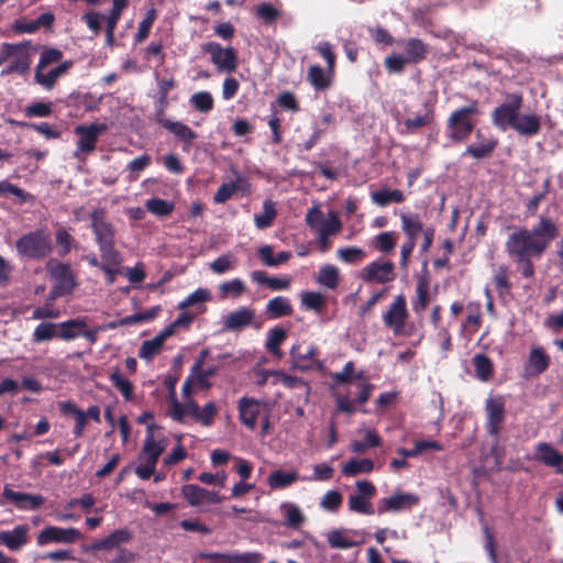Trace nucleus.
Segmentation results:
<instances>
[{"mask_svg": "<svg viewBox=\"0 0 563 563\" xmlns=\"http://www.w3.org/2000/svg\"><path fill=\"white\" fill-rule=\"evenodd\" d=\"M559 233L556 222L542 214L532 228L518 227L508 235L505 242V252L516 263L523 278L534 277L533 261L540 260L544 255Z\"/></svg>", "mask_w": 563, "mask_h": 563, "instance_id": "nucleus-1", "label": "nucleus"}, {"mask_svg": "<svg viewBox=\"0 0 563 563\" xmlns=\"http://www.w3.org/2000/svg\"><path fill=\"white\" fill-rule=\"evenodd\" d=\"M523 97L514 92L507 95L490 113L492 123L501 132L515 131L518 135L531 139L541 132L542 119L534 112L521 113Z\"/></svg>", "mask_w": 563, "mask_h": 563, "instance_id": "nucleus-2", "label": "nucleus"}, {"mask_svg": "<svg viewBox=\"0 0 563 563\" xmlns=\"http://www.w3.org/2000/svg\"><path fill=\"white\" fill-rule=\"evenodd\" d=\"M482 114L479 101L471 99L466 106L451 112L445 122L448 137L452 143H463L468 140Z\"/></svg>", "mask_w": 563, "mask_h": 563, "instance_id": "nucleus-3", "label": "nucleus"}, {"mask_svg": "<svg viewBox=\"0 0 563 563\" xmlns=\"http://www.w3.org/2000/svg\"><path fill=\"white\" fill-rule=\"evenodd\" d=\"M90 221L101 260L109 263H121V254L114 246L115 230L112 223L106 220V211L101 208L93 209L90 213Z\"/></svg>", "mask_w": 563, "mask_h": 563, "instance_id": "nucleus-4", "label": "nucleus"}, {"mask_svg": "<svg viewBox=\"0 0 563 563\" xmlns=\"http://www.w3.org/2000/svg\"><path fill=\"white\" fill-rule=\"evenodd\" d=\"M132 540L133 532L128 528H120L91 543L87 551H115L112 559L106 560L107 563H132L136 560V553L122 547Z\"/></svg>", "mask_w": 563, "mask_h": 563, "instance_id": "nucleus-5", "label": "nucleus"}, {"mask_svg": "<svg viewBox=\"0 0 563 563\" xmlns=\"http://www.w3.org/2000/svg\"><path fill=\"white\" fill-rule=\"evenodd\" d=\"M51 233L44 229H36L23 234L15 242L16 253L27 260L42 261L53 252Z\"/></svg>", "mask_w": 563, "mask_h": 563, "instance_id": "nucleus-6", "label": "nucleus"}, {"mask_svg": "<svg viewBox=\"0 0 563 563\" xmlns=\"http://www.w3.org/2000/svg\"><path fill=\"white\" fill-rule=\"evenodd\" d=\"M47 269L57 284L51 289L49 299L70 295L76 287L75 275L68 264L49 261Z\"/></svg>", "mask_w": 563, "mask_h": 563, "instance_id": "nucleus-7", "label": "nucleus"}, {"mask_svg": "<svg viewBox=\"0 0 563 563\" xmlns=\"http://www.w3.org/2000/svg\"><path fill=\"white\" fill-rule=\"evenodd\" d=\"M202 51L211 56V62L218 71L233 73L238 68V53L234 47H222L218 42H208L202 45Z\"/></svg>", "mask_w": 563, "mask_h": 563, "instance_id": "nucleus-8", "label": "nucleus"}, {"mask_svg": "<svg viewBox=\"0 0 563 563\" xmlns=\"http://www.w3.org/2000/svg\"><path fill=\"white\" fill-rule=\"evenodd\" d=\"M485 415V429L487 433L498 440L506 419L505 399L503 396L488 397L486 399Z\"/></svg>", "mask_w": 563, "mask_h": 563, "instance_id": "nucleus-9", "label": "nucleus"}, {"mask_svg": "<svg viewBox=\"0 0 563 563\" xmlns=\"http://www.w3.org/2000/svg\"><path fill=\"white\" fill-rule=\"evenodd\" d=\"M82 538L77 528H62L57 526H46L36 536L37 547H46L52 543L74 544Z\"/></svg>", "mask_w": 563, "mask_h": 563, "instance_id": "nucleus-10", "label": "nucleus"}, {"mask_svg": "<svg viewBox=\"0 0 563 563\" xmlns=\"http://www.w3.org/2000/svg\"><path fill=\"white\" fill-rule=\"evenodd\" d=\"M355 486L357 493L349 496V509L357 514L373 515L375 509L371 500L376 494L375 485L369 481L363 479L357 481Z\"/></svg>", "mask_w": 563, "mask_h": 563, "instance_id": "nucleus-11", "label": "nucleus"}, {"mask_svg": "<svg viewBox=\"0 0 563 563\" xmlns=\"http://www.w3.org/2000/svg\"><path fill=\"white\" fill-rule=\"evenodd\" d=\"M104 123L79 124L75 126V134L78 135L76 143L77 151L84 154H90L96 150L99 136L107 131Z\"/></svg>", "mask_w": 563, "mask_h": 563, "instance_id": "nucleus-12", "label": "nucleus"}, {"mask_svg": "<svg viewBox=\"0 0 563 563\" xmlns=\"http://www.w3.org/2000/svg\"><path fill=\"white\" fill-rule=\"evenodd\" d=\"M408 316L406 297L398 295L383 314V321L386 328L391 329L395 334H400L404 331Z\"/></svg>", "mask_w": 563, "mask_h": 563, "instance_id": "nucleus-13", "label": "nucleus"}, {"mask_svg": "<svg viewBox=\"0 0 563 563\" xmlns=\"http://www.w3.org/2000/svg\"><path fill=\"white\" fill-rule=\"evenodd\" d=\"M14 45H19L20 47L19 51L14 53L13 57H15V59L2 69L1 75H10L13 73L26 75L30 70L32 53L37 52L40 48L38 45L33 46L30 40L14 43Z\"/></svg>", "mask_w": 563, "mask_h": 563, "instance_id": "nucleus-14", "label": "nucleus"}, {"mask_svg": "<svg viewBox=\"0 0 563 563\" xmlns=\"http://www.w3.org/2000/svg\"><path fill=\"white\" fill-rule=\"evenodd\" d=\"M475 139L476 142L467 145L462 156H472L477 161L490 157L498 145V140L479 129L475 132Z\"/></svg>", "mask_w": 563, "mask_h": 563, "instance_id": "nucleus-15", "label": "nucleus"}, {"mask_svg": "<svg viewBox=\"0 0 563 563\" xmlns=\"http://www.w3.org/2000/svg\"><path fill=\"white\" fill-rule=\"evenodd\" d=\"M30 526L16 525L11 530L0 531V547H5L11 552H20L30 542Z\"/></svg>", "mask_w": 563, "mask_h": 563, "instance_id": "nucleus-16", "label": "nucleus"}, {"mask_svg": "<svg viewBox=\"0 0 563 563\" xmlns=\"http://www.w3.org/2000/svg\"><path fill=\"white\" fill-rule=\"evenodd\" d=\"M2 496L20 510H36L45 503V498L42 495L15 492L8 484L3 487Z\"/></svg>", "mask_w": 563, "mask_h": 563, "instance_id": "nucleus-17", "label": "nucleus"}, {"mask_svg": "<svg viewBox=\"0 0 563 563\" xmlns=\"http://www.w3.org/2000/svg\"><path fill=\"white\" fill-rule=\"evenodd\" d=\"M362 277L365 282L389 283L395 279V266L389 261H374L363 268Z\"/></svg>", "mask_w": 563, "mask_h": 563, "instance_id": "nucleus-18", "label": "nucleus"}, {"mask_svg": "<svg viewBox=\"0 0 563 563\" xmlns=\"http://www.w3.org/2000/svg\"><path fill=\"white\" fill-rule=\"evenodd\" d=\"M239 418L250 430L257 426V419L262 417V402L251 397H242L238 402Z\"/></svg>", "mask_w": 563, "mask_h": 563, "instance_id": "nucleus-19", "label": "nucleus"}, {"mask_svg": "<svg viewBox=\"0 0 563 563\" xmlns=\"http://www.w3.org/2000/svg\"><path fill=\"white\" fill-rule=\"evenodd\" d=\"M162 128L172 133L181 143V150L186 153L190 152L192 142L198 137L197 132L181 121L169 120Z\"/></svg>", "mask_w": 563, "mask_h": 563, "instance_id": "nucleus-20", "label": "nucleus"}, {"mask_svg": "<svg viewBox=\"0 0 563 563\" xmlns=\"http://www.w3.org/2000/svg\"><path fill=\"white\" fill-rule=\"evenodd\" d=\"M419 498L413 494L400 493L386 497L379 500L377 506L378 515H383L388 511H400L407 507L417 505Z\"/></svg>", "mask_w": 563, "mask_h": 563, "instance_id": "nucleus-21", "label": "nucleus"}, {"mask_svg": "<svg viewBox=\"0 0 563 563\" xmlns=\"http://www.w3.org/2000/svg\"><path fill=\"white\" fill-rule=\"evenodd\" d=\"M550 364V355L542 346L537 345L531 347L525 369L530 376H539L549 368Z\"/></svg>", "mask_w": 563, "mask_h": 563, "instance_id": "nucleus-22", "label": "nucleus"}, {"mask_svg": "<svg viewBox=\"0 0 563 563\" xmlns=\"http://www.w3.org/2000/svg\"><path fill=\"white\" fill-rule=\"evenodd\" d=\"M533 461L554 467L555 471L563 464V453L559 452L548 442H539L534 446Z\"/></svg>", "mask_w": 563, "mask_h": 563, "instance_id": "nucleus-23", "label": "nucleus"}, {"mask_svg": "<svg viewBox=\"0 0 563 563\" xmlns=\"http://www.w3.org/2000/svg\"><path fill=\"white\" fill-rule=\"evenodd\" d=\"M255 318V310L249 307H241L228 313L223 327L228 331H241L249 327Z\"/></svg>", "mask_w": 563, "mask_h": 563, "instance_id": "nucleus-24", "label": "nucleus"}, {"mask_svg": "<svg viewBox=\"0 0 563 563\" xmlns=\"http://www.w3.org/2000/svg\"><path fill=\"white\" fill-rule=\"evenodd\" d=\"M357 387L360 390L354 400H351L349 396L336 397V407L340 411L351 415L356 410L355 405H364L368 401L374 389V385L366 382L358 384Z\"/></svg>", "mask_w": 563, "mask_h": 563, "instance_id": "nucleus-25", "label": "nucleus"}, {"mask_svg": "<svg viewBox=\"0 0 563 563\" xmlns=\"http://www.w3.org/2000/svg\"><path fill=\"white\" fill-rule=\"evenodd\" d=\"M73 65L74 62L68 59L62 62L57 67L51 69L47 74H44L43 69H35L34 81L43 86L46 90H51L56 85L58 78L67 74Z\"/></svg>", "mask_w": 563, "mask_h": 563, "instance_id": "nucleus-26", "label": "nucleus"}, {"mask_svg": "<svg viewBox=\"0 0 563 563\" xmlns=\"http://www.w3.org/2000/svg\"><path fill=\"white\" fill-rule=\"evenodd\" d=\"M154 428L155 424L147 426L145 442L140 453V460L145 461L147 464H151V466H156L161 454L165 450V444L163 442H156L154 440Z\"/></svg>", "mask_w": 563, "mask_h": 563, "instance_id": "nucleus-27", "label": "nucleus"}, {"mask_svg": "<svg viewBox=\"0 0 563 563\" xmlns=\"http://www.w3.org/2000/svg\"><path fill=\"white\" fill-rule=\"evenodd\" d=\"M401 221V230L407 241H415L417 243L418 236L421 235L426 228L418 213H404L399 214Z\"/></svg>", "mask_w": 563, "mask_h": 563, "instance_id": "nucleus-28", "label": "nucleus"}, {"mask_svg": "<svg viewBox=\"0 0 563 563\" xmlns=\"http://www.w3.org/2000/svg\"><path fill=\"white\" fill-rule=\"evenodd\" d=\"M430 280L423 275L419 276L416 286V297L411 301L412 310L420 314L430 303Z\"/></svg>", "mask_w": 563, "mask_h": 563, "instance_id": "nucleus-29", "label": "nucleus"}, {"mask_svg": "<svg viewBox=\"0 0 563 563\" xmlns=\"http://www.w3.org/2000/svg\"><path fill=\"white\" fill-rule=\"evenodd\" d=\"M252 282L265 285L273 291L286 290L290 287L291 278L288 276L285 277H276L268 276L264 271H253L250 274Z\"/></svg>", "mask_w": 563, "mask_h": 563, "instance_id": "nucleus-30", "label": "nucleus"}, {"mask_svg": "<svg viewBox=\"0 0 563 563\" xmlns=\"http://www.w3.org/2000/svg\"><path fill=\"white\" fill-rule=\"evenodd\" d=\"M279 509L284 516L283 525L285 527L297 530L305 523L306 517L296 504L285 501L280 505Z\"/></svg>", "mask_w": 563, "mask_h": 563, "instance_id": "nucleus-31", "label": "nucleus"}, {"mask_svg": "<svg viewBox=\"0 0 563 563\" xmlns=\"http://www.w3.org/2000/svg\"><path fill=\"white\" fill-rule=\"evenodd\" d=\"M294 312L289 298L277 296L272 298L265 308V313L268 319H279L283 317H289Z\"/></svg>", "mask_w": 563, "mask_h": 563, "instance_id": "nucleus-32", "label": "nucleus"}, {"mask_svg": "<svg viewBox=\"0 0 563 563\" xmlns=\"http://www.w3.org/2000/svg\"><path fill=\"white\" fill-rule=\"evenodd\" d=\"M87 327L85 319L75 318L57 323V339L70 341L79 336L80 330Z\"/></svg>", "mask_w": 563, "mask_h": 563, "instance_id": "nucleus-33", "label": "nucleus"}, {"mask_svg": "<svg viewBox=\"0 0 563 563\" xmlns=\"http://www.w3.org/2000/svg\"><path fill=\"white\" fill-rule=\"evenodd\" d=\"M405 58L409 64H418L426 59L429 47L419 38H409L405 42Z\"/></svg>", "mask_w": 563, "mask_h": 563, "instance_id": "nucleus-34", "label": "nucleus"}, {"mask_svg": "<svg viewBox=\"0 0 563 563\" xmlns=\"http://www.w3.org/2000/svg\"><path fill=\"white\" fill-rule=\"evenodd\" d=\"M198 409L199 405L192 398L186 399L184 404H180L176 398H173L170 416L178 422H183L185 417H190L195 420Z\"/></svg>", "mask_w": 563, "mask_h": 563, "instance_id": "nucleus-35", "label": "nucleus"}, {"mask_svg": "<svg viewBox=\"0 0 563 563\" xmlns=\"http://www.w3.org/2000/svg\"><path fill=\"white\" fill-rule=\"evenodd\" d=\"M292 360L299 367H310L318 355V347L314 344H309L302 349L301 344L294 345L290 350Z\"/></svg>", "mask_w": 563, "mask_h": 563, "instance_id": "nucleus-36", "label": "nucleus"}, {"mask_svg": "<svg viewBox=\"0 0 563 563\" xmlns=\"http://www.w3.org/2000/svg\"><path fill=\"white\" fill-rule=\"evenodd\" d=\"M372 201L378 207H386L389 203H401L406 197L399 189H380L371 194Z\"/></svg>", "mask_w": 563, "mask_h": 563, "instance_id": "nucleus-37", "label": "nucleus"}, {"mask_svg": "<svg viewBox=\"0 0 563 563\" xmlns=\"http://www.w3.org/2000/svg\"><path fill=\"white\" fill-rule=\"evenodd\" d=\"M286 339L287 331L283 327H274L268 331L265 346L272 355L280 358L283 357L280 345L285 342Z\"/></svg>", "mask_w": 563, "mask_h": 563, "instance_id": "nucleus-38", "label": "nucleus"}, {"mask_svg": "<svg viewBox=\"0 0 563 563\" xmlns=\"http://www.w3.org/2000/svg\"><path fill=\"white\" fill-rule=\"evenodd\" d=\"M476 377L482 382H488L494 375V364L484 353L475 354L472 360Z\"/></svg>", "mask_w": 563, "mask_h": 563, "instance_id": "nucleus-39", "label": "nucleus"}, {"mask_svg": "<svg viewBox=\"0 0 563 563\" xmlns=\"http://www.w3.org/2000/svg\"><path fill=\"white\" fill-rule=\"evenodd\" d=\"M109 380L121 393L125 401L134 400V386L132 382L123 377L118 367L111 372Z\"/></svg>", "mask_w": 563, "mask_h": 563, "instance_id": "nucleus-40", "label": "nucleus"}, {"mask_svg": "<svg viewBox=\"0 0 563 563\" xmlns=\"http://www.w3.org/2000/svg\"><path fill=\"white\" fill-rule=\"evenodd\" d=\"M276 217L277 210L275 203L268 199L263 202V212L254 214V223L257 229L265 230L273 225Z\"/></svg>", "mask_w": 563, "mask_h": 563, "instance_id": "nucleus-41", "label": "nucleus"}, {"mask_svg": "<svg viewBox=\"0 0 563 563\" xmlns=\"http://www.w3.org/2000/svg\"><path fill=\"white\" fill-rule=\"evenodd\" d=\"M298 481L297 472L274 471L268 476V485L273 489L286 488Z\"/></svg>", "mask_w": 563, "mask_h": 563, "instance_id": "nucleus-42", "label": "nucleus"}, {"mask_svg": "<svg viewBox=\"0 0 563 563\" xmlns=\"http://www.w3.org/2000/svg\"><path fill=\"white\" fill-rule=\"evenodd\" d=\"M317 282L329 289H335L340 284L339 269L332 264L321 266Z\"/></svg>", "mask_w": 563, "mask_h": 563, "instance_id": "nucleus-43", "label": "nucleus"}, {"mask_svg": "<svg viewBox=\"0 0 563 563\" xmlns=\"http://www.w3.org/2000/svg\"><path fill=\"white\" fill-rule=\"evenodd\" d=\"M307 78L316 90H325L331 85V77L325 74L320 65H311Z\"/></svg>", "mask_w": 563, "mask_h": 563, "instance_id": "nucleus-44", "label": "nucleus"}, {"mask_svg": "<svg viewBox=\"0 0 563 563\" xmlns=\"http://www.w3.org/2000/svg\"><path fill=\"white\" fill-rule=\"evenodd\" d=\"M374 470V462L369 459L355 460L352 459L347 461L343 467L342 473L345 476H356L358 474L365 473L368 474Z\"/></svg>", "mask_w": 563, "mask_h": 563, "instance_id": "nucleus-45", "label": "nucleus"}, {"mask_svg": "<svg viewBox=\"0 0 563 563\" xmlns=\"http://www.w3.org/2000/svg\"><path fill=\"white\" fill-rule=\"evenodd\" d=\"M509 274V268L505 264L499 265L494 271L493 283L499 295L509 294L512 288Z\"/></svg>", "mask_w": 563, "mask_h": 563, "instance_id": "nucleus-46", "label": "nucleus"}, {"mask_svg": "<svg viewBox=\"0 0 563 563\" xmlns=\"http://www.w3.org/2000/svg\"><path fill=\"white\" fill-rule=\"evenodd\" d=\"M209 351L202 350L196 360L195 364L191 367V374L194 377V382L198 385L200 389H209L211 387V383L209 382V377L205 376L202 373V365L205 363V358L208 356Z\"/></svg>", "mask_w": 563, "mask_h": 563, "instance_id": "nucleus-47", "label": "nucleus"}, {"mask_svg": "<svg viewBox=\"0 0 563 563\" xmlns=\"http://www.w3.org/2000/svg\"><path fill=\"white\" fill-rule=\"evenodd\" d=\"M190 106L201 112L209 113L214 107V100L209 91L195 92L189 99Z\"/></svg>", "mask_w": 563, "mask_h": 563, "instance_id": "nucleus-48", "label": "nucleus"}, {"mask_svg": "<svg viewBox=\"0 0 563 563\" xmlns=\"http://www.w3.org/2000/svg\"><path fill=\"white\" fill-rule=\"evenodd\" d=\"M382 444V438L372 429L365 430V437L362 441H353L351 449L355 453H363L369 448H377Z\"/></svg>", "mask_w": 563, "mask_h": 563, "instance_id": "nucleus-49", "label": "nucleus"}, {"mask_svg": "<svg viewBox=\"0 0 563 563\" xmlns=\"http://www.w3.org/2000/svg\"><path fill=\"white\" fill-rule=\"evenodd\" d=\"M57 338V323L41 322L33 331V343H42Z\"/></svg>", "mask_w": 563, "mask_h": 563, "instance_id": "nucleus-50", "label": "nucleus"}, {"mask_svg": "<svg viewBox=\"0 0 563 563\" xmlns=\"http://www.w3.org/2000/svg\"><path fill=\"white\" fill-rule=\"evenodd\" d=\"M181 493L190 506L197 507L205 504L206 488L196 484H187L183 486Z\"/></svg>", "mask_w": 563, "mask_h": 563, "instance_id": "nucleus-51", "label": "nucleus"}, {"mask_svg": "<svg viewBox=\"0 0 563 563\" xmlns=\"http://www.w3.org/2000/svg\"><path fill=\"white\" fill-rule=\"evenodd\" d=\"M434 121V110L428 109L423 114H417L413 118H407L404 121L408 132H416L419 129L431 124Z\"/></svg>", "mask_w": 563, "mask_h": 563, "instance_id": "nucleus-52", "label": "nucleus"}, {"mask_svg": "<svg viewBox=\"0 0 563 563\" xmlns=\"http://www.w3.org/2000/svg\"><path fill=\"white\" fill-rule=\"evenodd\" d=\"M156 18H157V12L155 9H150L146 12L145 18L139 24L137 32L134 36V41L136 43H142L143 41H145L148 37L151 29H152Z\"/></svg>", "mask_w": 563, "mask_h": 563, "instance_id": "nucleus-53", "label": "nucleus"}, {"mask_svg": "<svg viewBox=\"0 0 563 563\" xmlns=\"http://www.w3.org/2000/svg\"><path fill=\"white\" fill-rule=\"evenodd\" d=\"M163 345L164 344L161 342V339H157L156 336L152 340H146L142 343L139 350V357L150 362L161 353Z\"/></svg>", "mask_w": 563, "mask_h": 563, "instance_id": "nucleus-54", "label": "nucleus"}, {"mask_svg": "<svg viewBox=\"0 0 563 563\" xmlns=\"http://www.w3.org/2000/svg\"><path fill=\"white\" fill-rule=\"evenodd\" d=\"M146 209L158 217H167L174 210V203L161 198H151L146 200Z\"/></svg>", "mask_w": 563, "mask_h": 563, "instance_id": "nucleus-55", "label": "nucleus"}, {"mask_svg": "<svg viewBox=\"0 0 563 563\" xmlns=\"http://www.w3.org/2000/svg\"><path fill=\"white\" fill-rule=\"evenodd\" d=\"M246 290L245 284L240 278H233L220 285V295L225 298L232 296L234 298L241 297Z\"/></svg>", "mask_w": 563, "mask_h": 563, "instance_id": "nucleus-56", "label": "nucleus"}, {"mask_svg": "<svg viewBox=\"0 0 563 563\" xmlns=\"http://www.w3.org/2000/svg\"><path fill=\"white\" fill-rule=\"evenodd\" d=\"M217 415L218 408L216 404L209 401L202 408L199 407L198 413L195 417V421L203 427H210L213 424Z\"/></svg>", "mask_w": 563, "mask_h": 563, "instance_id": "nucleus-57", "label": "nucleus"}, {"mask_svg": "<svg viewBox=\"0 0 563 563\" xmlns=\"http://www.w3.org/2000/svg\"><path fill=\"white\" fill-rule=\"evenodd\" d=\"M211 295L210 291L206 288H198L189 296H187L183 301L178 303V309L184 310L188 307H192L199 303H203L210 300Z\"/></svg>", "mask_w": 563, "mask_h": 563, "instance_id": "nucleus-58", "label": "nucleus"}, {"mask_svg": "<svg viewBox=\"0 0 563 563\" xmlns=\"http://www.w3.org/2000/svg\"><path fill=\"white\" fill-rule=\"evenodd\" d=\"M20 125L30 128L31 130L37 132L38 134L44 135L47 140L59 139L62 135V132L56 126H54L47 122H40V123L22 122V123H20Z\"/></svg>", "mask_w": 563, "mask_h": 563, "instance_id": "nucleus-59", "label": "nucleus"}, {"mask_svg": "<svg viewBox=\"0 0 563 563\" xmlns=\"http://www.w3.org/2000/svg\"><path fill=\"white\" fill-rule=\"evenodd\" d=\"M256 16L271 25L278 20L280 12L272 3L262 2L256 7Z\"/></svg>", "mask_w": 563, "mask_h": 563, "instance_id": "nucleus-60", "label": "nucleus"}, {"mask_svg": "<svg viewBox=\"0 0 563 563\" xmlns=\"http://www.w3.org/2000/svg\"><path fill=\"white\" fill-rule=\"evenodd\" d=\"M63 58V52L55 47L43 46L36 69H44L51 64L58 63Z\"/></svg>", "mask_w": 563, "mask_h": 563, "instance_id": "nucleus-61", "label": "nucleus"}, {"mask_svg": "<svg viewBox=\"0 0 563 563\" xmlns=\"http://www.w3.org/2000/svg\"><path fill=\"white\" fill-rule=\"evenodd\" d=\"M24 112L27 118H48L53 113V103L33 102L25 108Z\"/></svg>", "mask_w": 563, "mask_h": 563, "instance_id": "nucleus-62", "label": "nucleus"}, {"mask_svg": "<svg viewBox=\"0 0 563 563\" xmlns=\"http://www.w3.org/2000/svg\"><path fill=\"white\" fill-rule=\"evenodd\" d=\"M343 501V496L339 490H328L321 498V508L335 512L339 510Z\"/></svg>", "mask_w": 563, "mask_h": 563, "instance_id": "nucleus-63", "label": "nucleus"}, {"mask_svg": "<svg viewBox=\"0 0 563 563\" xmlns=\"http://www.w3.org/2000/svg\"><path fill=\"white\" fill-rule=\"evenodd\" d=\"M328 543L332 549H350L358 543L347 539L342 530H333L328 534Z\"/></svg>", "mask_w": 563, "mask_h": 563, "instance_id": "nucleus-64", "label": "nucleus"}]
</instances>
